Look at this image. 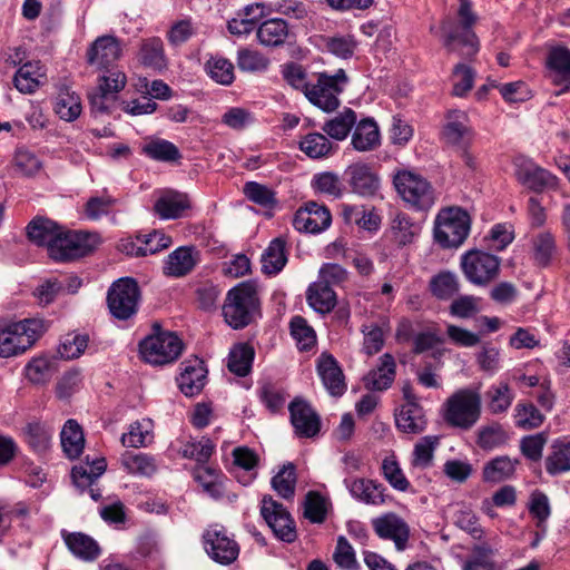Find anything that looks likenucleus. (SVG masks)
Returning a JSON list of instances; mask_svg holds the SVG:
<instances>
[{
  "instance_id": "1",
  "label": "nucleus",
  "mask_w": 570,
  "mask_h": 570,
  "mask_svg": "<svg viewBox=\"0 0 570 570\" xmlns=\"http://www.w3.org/2000/svg\"><path fill=\"white\" fill-rule=\"evenodd\" d=\"M459 2L458 21L446 17L441 22V40L449 53L471 59L480 49L479 39L473 31L478 17L472 10L471 0H459Z\"/></svg>"
},
{
  "instance_id": "2",
  "label": "nucleus",
  "mask_w": 570,
  "mask_h": 570,
  "mask_svg": "<svg viewBox=\"0 0 570 570\" xmlns=\"http://www.w3.org/2000/svg\"><path fill=\"white\" fill-rule=\"evenodd\" d=\"M48 326L42 318L14 321L0 317V357L22 355L45 334Z\"/></svg>"
},
{
  "instance_id": "3",
  "label": "nucleus",
  "mask_w": 570,
  "mask_h": 570,
  "mask_svg": "<svg viewBox=\"0 0 570 570\" xmlns=\"http://www.w3.org/2000/svg\"><path fill=\"white\" fill-rule=\"evenodd\" d=\"M225 322L235 330L249 325L259 315V299L252 284L242 283L228 291L223 305Z\"/></svg>"
},
{
  "instance_id": "4",
  "label": "nucleus",
  "mask_w": 570,
  "mask_h": 570,
  "mask_svg": "<svg viewBox=\"0 0 570 570\" xmlns=\"http://www.w3.org/2000/svg\"><path fill=\"white\" fill-rule=\"evenodd\" d=\"M393 185L402 200L415 210H429L436 202V193L432 184L413 169L395 170Z\"/></svg>"
},
{
  "instance_id": "5",
  "label": "nucleus",
  "mask_w": 570,
  "mask_h": 570,
  "mask_svg": "<svg viewBox=\"0 0 570 570\" xmlns=\"http://www.w3.org/2000/svg\"><path fill=\"white\" fill-rule=\"evenodd\" d=\"M482 397L479 390L460 389L443 404V419L453 426L470 430L481 416Z\"/></svg>"
},
{
  "instance_id": "6",
  "label": "nucleus",
  "mask_w": 570,
  "mask_h": 570,
  "mask_svg": "<svg viewBox=\"0 0 570 570\" xmlns=\"http://www.w3.org/2000/svg\"><path fill=\"white\" fill-rule=\"evenodd\" d=\"M469 214L460 207L439 212L434 222V239L443 248L459 247L470 233Z\"/></svg>"
},
{
  "instance_id": "7",
  "label": "nucleus",
  "mask_w": 570,
  "mask_h": 570,
  "mask_svg": "<svg viewBox=\"0 0 570 570\" xmlns=\"http://www.w3.org/2000/svg\"><path fill=\"white\" fill-rule=\"evenodd\" d=\"M347 80L343 69L332 76L320 73L316 81L309 83L305 97L322 110L331 112L340 106L338 95L344 90Z\"/></svg>"
},
{
  "instance_id": "8",
  "label": "nucleus",
  "mask_w": 570,
  "mask_h": 570,
  "mask_svg": "<svg viewBox=\"0 0 570 570\" xmlns=\"http://www.w3.org/2000/svg\"><path fill=\"white\" fill-rule=\"evenodd\" d=\"M183 351V343L171 332H157L139 344V352L144 361L153 365H164L178 358Z\"/></svg>"
},
{
  "instance_id": "9",
  "label": "nucleus",
  "mask_w": 570,
  "mask_h": 570,
  "mask_svg": "<svg viewBox=\"0 0 570 570\" xmlns=\"http://www.w3.org/2000/svg\"><path fill=\"white\" fill-rule=\"evenodd\" d=\"M99 243L97 234L72 232L62 227L61 235L51 249V258L58 262L77 259L94 252Z\"/></svg>"
},
{
  "instance_id": "10",
  "label": "nucleus",
  "mask_w": 570,
  "mask_h": 570,
  "mask_svg": "<svg viewBox=\"0 0 570 570\" xmlns=\"http://www.w3.org/2000/svg\"><path fill=\"white\" fill-rule=\"evenodd\" d=\"M140 297L139 287L132 278H120L108 291L107 304L111 315L128 320L137 313Z\"/></svg>"
},
{
  "instance_id": "11",
  "label": "nucleus",
  "mask_w": 570,
  "mask_h": 570,
  "mask_svg": "<svg viewBox=\"0 0 570 570\" xmlns=\"http://www.w3.org/2000/svg\"><path fill=\"white\" fill-rule=\"evenodd\" d=\"M461 268L469 282L483 286L499 275L500 259L487 252L472 249L462 255Z\"/></svg>"
},
{
  "instance_id": "12",
  "label": "nucleus",
  "mask_w": 570,
  "mask_h": 570,
  "mask_svg": "<svg viewBox=\"0 0 570 570\" xmlns=\"http://www.w3.org/2000/svg\"><path fill=\"white\" fill-rule=\"evenodd\" d=\"M202 539L206 553L215 562L228 566L238 558L239 546L223 525H209Z\"/></svg>"
},
{
  "instance_id": "13",
  "label": "nucleus",
  "mask_w": 570,
  "mask_h": 570,
  "mask_svg": "<svg viewBox=\"0 0 570 570\" xmlns=\"http://www.w3.org/2000/svg\"><path fill=\"white\" fill-rule=\"evenodd\" d=\"M514 175L518 183L534 193L557 189L559 185V179L556 175L524 157L515 158Z\"/></svg>"
},
{
  "instance_id": "14",
  "label": "nucleus",
  "mask_w": 570,
  "mask_h": 570,
  "mask_svg": "<svg viewBox=\"0 0 570 570\" xmlns=\"http://www.w3.org/2000/svg\"><path fill=\"white\" fill-rule=\"evenodd\" d=\"M261 514L278 539L288 543L295 541L294 520L282 503L271 495H264L261 503Z\"/></svg>"
},
{
  "instance_id": "15",
  "label": "nucleus",
  "mask_w": 570,
  "mask_h": 570,
  "mask_svg": "<svg viewBox=\"0 0 570 570\" xmlns=\"http://www.w3.org/2000/svg\"><path fill=\"white\" fill-rule=\"evenodd\" d=\"M288 411L296 436L309 439L318 434L321 417L308 402L296 397L289 403Z\"/></svg>"
},
{
  "instance_id": "16",
  "label": "nucleus",
  "mask_w": 570,
  "mask_h": 570,
  "mask_svg": "<svg viewBox=\"0 0 570 570\" xmlns=\"http://www.w3.org/2000/svg\"><path fill=\"white\" fill-rule=\"evenodd\" d=\"M332 223L328 208L316 202H308L295 213L293 225L296 230L316 234L325 230Z\"/></svg>"
},
{
  "instance_id": "17",
  "label": "nucleus",
  "mask_w": 570,
  "mask_h": 570,
  "mask_svg": "<svg viewBox=\"0 0 570 570\" xmlns=\"http://www.w3.org/2000/svg\"><path fill=\"white\" fill-rule=\"evenodd\" d=\"M442 138L448 145L459 149L468 147L473 139V130L469 125L466 112L451 110L446 115V122L443 126Z\"/></svg>"
},
{
  "instance_id": "18",
  "label": "nucleus",
  "mask_w": 570,
  "mask_h": 570,
  "mask_svg": "<svg viewBox=\"0 0 570 570\" xmlns=\"http://www.w3.org/2000/svg\"><path fill=\"white\" fill-rule=\"evenodd\" d=\"M352 191L361 196H373L380 188V178L365 163L351 164L344 171Z\"/></svg>"
},
{
  "instance_id": "19",
  "label": "nucleus",
  "mask_w": 570,
  "mask_h": 570,
  "mask_svg": "<svg viewBox=\"0 0 570 570\" xmlns=\"http://www.w3.org/2000/svg\"><path fill=\"white\" fill-rule=\"evenodd\" d=\"M375 533L382 538L392 540L397 550H404L410 537L406 522L395 513H386L372 520Z\"/></svg>"
},
{
  "instance_id": "20",
  "label": "nucleus",
  "mask_w": 570,
  "mask_h": 570,
  "mask_svg": "<svg viewBox=\"0 0 570 570\" xmlns=\"http://www.w3.org/2000/svg\"><path fill=\"white\" fill-rule=\"evenodd\" d=\"M120 55L119 41L112 36H102L91 43L87 51V60L90 66L107 69L120 58Z\"/></svg>"
},
{
  "instance_id": "21",
  "label": "nucleus",
  "mask_w": 570,
  "mask_h": 570,
  "mask_svg": "<svg viewBox=\"0 0 570 570\" xmlns=\"http://www.w3.org/2000/svg\"><path fill=\"white\" fill-rule=\"evenodd\" d=\"M317 373L331 395L340 396L345 392L346 384L343 371L332 355L322 354L318 357Z\"/></svg>"
},
{
  "instance_id": "22",
  "label": "nucleus",
  "mask_w": 570,
  "mask_h": 570,
  "mask_svg": "<svg viewBox=\"0 0 570 570\" xmlns=\"http://www.w3.org/2000/svg\"><path fill=\"white\" fill-rule=\"evenodd\" d=\"M61 229L62 226H59L56 222L37 217L28 224L27 235L33 244L46 246L51 257V249L56 246L57 239L61 235Z\"/></svg>"
},
{
  "instance_id": "23",
  "label": "nucleus",
  "mask_w": 570,
  "mask_h": 570,
  "mask_svg": "<svg viewBox=\"0 0 570 570\" xmlns=\"http://www.w3.org/2000/svg\"><path fill=\"white\" fill-rule=\"evenodd\" d=\"M345 484L351 495L364 504L381 505L385 502V488L374 480L364 478L351 479L345 480Z\"/></svg>"
},
{
  "instance_id": "24",
  "label": "nucleus",
  "mask_w": 570,
  "mask_h": 570,
  "mask_svg": "<svg viewBox=\"0 0 570 570\" xmlns=\"http://www.w3.org/2000/svg\"><path fill=\"white\" fill-rule=\"evenodd\" d=\"M46 80L45 66L40 61H28L17 70L13 85L21 94H33Z\"/></svg>"
},
{
  "instance_id": "25",
  "label": "nucleus",
  "mask_w": 570,
  "mask_h": 570,
  "mask_svg": "<svg viewBox=\"0 0 570 570\" xmlns=\"http://www.w3.org/2000/svg\"><path fill=\"white\" fill-rule=\"evenodd\" d=\"M190 207L188 196L176 190H164L154 205L155 213L163 219H177Z\"/></svg>"
},
{
  "instance_id": "26",
  "label": "nucleus",
  "mask_w": 570,
  "mask_h": 570,
  "mask_svg": "<svg viewBox=\"0 0 570 570\" xmlns=\"http://www.w3.org/2000/svg\"><path fill=\"white\" fill-rule=\"evenodd\" d=\"M183 366V371L177 379L180 391L187 396L198 394L205 385L207 373L203 361L199 358L189 360L184 362Z\"/></svg>"
},
{
  "instance_id": "27",
  "label": "nucleus",
  "mask_w": 570,
  "mask_h": 570,
  "mask_svg": "<svg viewBox=\"0 0 570 570\" xmlns=\"http://www.w3.org/2000/svg\"><path fill=\"white\" fill-rule=\"evenodd\" d=\"M532 259L541 268L550 266L559 253L557 238L550 230H542L531 238Z\"/></svg>"
},
{
  "instance_id": "28",
  "label": "nucleus",
  "mask_w": 570,
  "mask_h": 570,
  "mask_svg": "<svg viewBox=\"0 0 570 570\" xmlns=\"http://www.w3.org/2000/svg\"><path fill=\"white\" fill-rule=\"evenodd\" d=\"M298 147L311 159L330 158L338 150V146L325 132L306 134L301 138Z\"/></svg>"
},
{
  "instance_id": "29",
  "label": "nucleus",
  "mask_w": 570,
  "mask_h": 570,
  "mask_svg": "<svg viewBox=\"0 0 570 570\" xmlns=\"http://www.w3.org/2000/svg\"><path fill=\"white\" fill-rule=\"evenodd\" d=\"M396 374V363L394 357L385 353L380 357L376 368H373L364 377L365 386L373 391H383L391 386Z\"/></svg>"
},
{
  "instance_id": "30",
  "label": "nucleus",
  "mask_w": 570,
  "mask_h": 570,
  "mask_svg": "<svg viewBox=\"0 0 570 570\" xmlns=\"http://www.w3.org/2000/svg\"><path fill=\"white\" fill-rule=\"evenodd\" d=\"M61 537L70 552L79 559L94 561L101 553L97 541L82 532H67L63 530Z\"/></svg>"
},
{
  "instance_id": "31",
  "label": "nucleus",
  "mask_w": 570,
  "mask_h": 570,
  "mask_svg": "<svg viewBox=\"0 0 570 570\" xmlns=\"http://www.w3.org/2000/svg\"><path fill=\"white\" fill-rule=\"evenodd\" d=\"M552 71V81L561 86L563 92L570 88V50L564 47H556L550 50L547 60Z\"/></svg>"
},
{
  "instance_id": "32",
  "label": "nucleus",
  "mask_w": 570,
  "mask_h": 570,
  "mask_svg": "<svg viewBox=\"0 0 570 570\" xmlns=\"http://www.w3.org/2000/svg\"><path fill=\"white\" fill-rule=\"evenodd\" d=\"M154 441V421L142 417L129 424L128 432L124 433L120 442L127 448H147Z\"/></svg>"
},
{
  "instance_id": "33",
  "label": "nucleus",
  "mask_w": 570,
  "mask_h": 570,
  "mask_svg": "<svg viewBox=\"0 0 570 570\" xmlns=\"http://www.w3.org/2000/svg\"><path fill=\"white\" fill-rule=\"evenodd\" d=\"M55 428L48 423L35 421L23 429V436L28 445L36 453L43 454L51 446Z\"/></svg>"
},
{
  "instance_id": "34",
  "label": "nucleus",
  "mask_w": 570,
  "mask_h": 570,
  "mask_svg": "<svg viewBox=\"0 0 570 570\" xmlns=\"http://www.w3.org/2000/svg\"><path fill=\"white\" fill-rule=\"evenodd\" d=\"M120 464L127 473L147 478L154 475L158 469L155 456L142 452L126 451L120 456Z\"/></svg>"
},
{
  "instance_id": "35",
  "label": "nucleus",
  "mask_w": 570,
  "mask_h": 570,
  "mask_svg": "<svg viewBox=\"0 0 570 570\" xmlns=\"http://www.w3.org/2000/svg\"><path fill=\"white\" fill-rule=\"evenodd\" d=\"M396 426L405 432L417 434L426 426L423 409L417 402L405 403L396 414Z\"/></svg>"
},
{
  "instance_id": "36",
  "label": "nucleus",
  "mask_w": 570,
  "mask_h": 570,
  "mask_svg": "<svg viewBox=\"0 0 570 570\" xmlns=\"http://www.w3.org/2000/svg\"><path fill=\"white\" fill-rule=\"evenodd\" d=\"M354 127L351 140L354 149L370 151L380 146V130L373 119H363Z\"/></svg>"
},
{
  "instance_id": "37",
  "label": "nucleus",
  "mask_w": 570,
  "mask_h": 570,
  "mask_svg": "<svg viewBox=\"0 0 570 570\" xmlns=\"http://www.w3.org/2000/svg\"><path fill=\"white\" fill-rule=\"evenodd\" d=\"M308 305L320 314L330 313L336 305V294L328 284L317 281L306 292Z\"/></svg>"
},
{
  "instance_id": "38",
  "label": "nucleus",
  "mask_w": 570,
  "mask_h": 570,
  "mask_svg": "<svg viewBox=\"0 0 570 570\" xmlns=\"http://www.w3.org/2000/svg\"><path fill=\"white\" fill-rule=\"evenodd\" d=\"M484 397L488 410L492 414H501L510 409L514 400V393L508 382L499 381L489 386Z\"/></svg>"
},
{
  "instance_id": "39",
  "label": "nucleus",
  "mask_w": 570,
  "mask_h": 570,
  "mask_svg": "<svg viewBox=\"0 0 570 570\" xmlns=\"http://www.w3.org/2000/svg\"><path fill=\"white\" fill-rule=\"evenodd\" d=\"M195 265L193 248L179 247L168 255L163 269L167 276L181 277L190 273Z\"/></svg>"
},
{
  "instance_id": "40",
  "label": "nucleus",
  "mask_w": 570,
  "mask_h": 570,
  "mask_svg": "<svg viewBox=\"0 0 570 570\" xmlns=\"http://www.w3.org/2000/svg\"><path fill=\"white\" fill-rule=\"evenodd\" d=\"M263 13V7L259 3L245 7L236 13V17L228 21V31L236 36L248 35L255 29Z\"/></svg>"
},
{
  "instance_id": "41",
  "label": "nucleus",
  "mask_w": 570,
  "mask_h": 570,
  "mask_svg": "<svg viewBox=\"0 0 570 570\" xmlns=\"http://www.w3.org/2000/svg\"><path fill=\"white\" fill-rule=\"evenodd\" d=\"M356 112L351 108H344L343 111L325 121L322 126V130L330 138L342 141L347 138L352 128L356 125Z\"/></svg>"
},
{
  "instance_id": "42",
  "label": "nucleus",
  "mask_w": 570,
  "mask_h": 570,
  "mask_svg": "<svg viewBox=\"0 0 570 570\" xmlns=\"http://www.w3.org/2000/svg\"><path fill=\"white\" fill-rule=\"evenodd\" d=\"M288 36L289 28L287 22L278 18L264 21L257 29V39L266 47L281 46Z\"/></svg>"
},
{
  "instance_id": "43",
  "label": "nucleus",
  "mask_w": 570,
  "mask_h": 570,
  "mask_svg": "<svg viewBox=\"0 0 570 570\" xmlns=\"http://www.w3.org/2000/svg\"><path fill=\"white\" fill-rule=\"evenodd\" d=\"M342 215L347 224H355L360 228L372 232L381 224L380 216L372 208L356 205H342Z\"/></svg>"
},
{
  "instance_id": "44",
  "label": "nucleus",
  "mask_w": 570,
  "mask_h": 570,
  "mask_svg": "<svg viewBox=\"0 0 570 570\" xmlns=\"http://www.w3.org/2000/svg\"><path fill=\"white\" fill-rule=\"evenodd\" d=\"M138 60L146 67L160 70L166 67L167 60L163 40L158 37L145 39L139 48Z\"/></svg>"
},
{
  "instance_id": "45",
  "label": "nucleus",
  "mask_w": 570,
  "mask_h": 570,
  "mask_svg": "<svg viewBox=\"0 0 570 570\" xmlns=\"http://www.w3.org/2000/svg\"><path fill=\"white\" fill-rule=\"evenodd\" d=\"M286 242L282 237L273 239L262 255V269L266 274H277L287 263Z\"/></svg>"
},
{
  "instance_id": "46",
  "label": "nucleus",
  "mask_w": 570,
  "mask_h": 570,
  "mask_svg": "<svg viewBox=\"0 0 570 570\" xmlns=\"http://www.w3.org/2000/svg\"><path fill=\"white\" fill-rule=\"evenodd\" d=\"M61 445L70 459H77L83 450L85 439L80 425L75 420H68L61 431Z\"/></svg>"
},
{
  "instance_id": "47",
  "label": "nucleus",
  "mask_w": 570,
  "mask_h": 570,
  "mask_svg": "<svg viewBox=\"0 0 570 570\" xmlns=\"http://www.w3.org/2000/svg\"><path fill=\"white\" fill-rule=\"evenodd\" d=\"M518 460H512L509 456L502 455L487 462L482 476L485 482L499 483L511 478L515 472Z\"/></svg>"
},
{
  "instance_id": "48",
  "label": "nucleus",
  "mask_w": 570,
  "mask_h": 570,
  "mask_svg": "<svg viewBox=\"0 0 570 570\" xmlns=\"http://www.w3.org/2000/svg\"><path fill=\"white\" fill-rule=\"evenodd\" d=\"M254 354V348L247 343L234 345L228 354V370L237 376H246L250 371Z\"/></svg>"
},
{
  "instance_id": "49",
  "label": "nucleus",
  "mask_w": 570,
  "mask_h": 570,
  "mask_svg": "<svg viewBox=\"0 0 570 570\" xmlns=\"http://www.w3.org/2000/svg\"><path fill=\"white\" fill-rule=\"evenodd\" d=\"M494 549L483 542L471 548V554L466 559L463 570H500L493 560Z\"/></svg>"
},
{
  "instance_id": "50",
  "label": "nucleus",
  "mask_w": 570,
  "mask_h": 570,
  "mask_svg": "<svg viewBox=\"0 0 570 570\" xmlns=\"http://www.w3.org/2000/svg\"><path fill=\"white\" fill-rule=\"evenodd\" d=\"M546 470L550 475L570 471V442L556 441L546 459Z\"/></svg>"
},
{
  "instance_id": "51",
  "label": "nucleus",
  "mask_w": 570,
  "mask_h": 570,
  "mask_svg": "<svg viewBox=\"0 0 570 570\" xmlns=\"http://www.w3.org/2000/svg\"><path fill=\"white\" fill-rule=\"evenodd\" d=\"M81 109V101L76 92L68 88L60 90L56 98L55 111L61 119L72 121L80 116Z\"/></svg>"
},
{
  "instance_id": "52",
  "label": "nucleus",
  "mask_w": 570,
  "mask_h": 570,
  "mask_svg": "<svg viewBox=\"0 0 570 570\" xmlns=\"http://www.w3.org/2000/svg\"><path fill=\"white\" fill-rule=\"evenodd\" d=\"M142 151L149 158L163 163H173L181 158L179 149L173 142L160 138L146 142Z\"/></svg>"
},
{
  "instance_id": "53",
  "label": "nucleus",
  "mask_w": 570,
  "mask_h": 570,
  "mask_svg": "<svg viewBox=\"0 0 570 570\" xmlns=\"http://www.w3.org/2000/svg\"><path fill=\"white\" fill-rule=\"evenodd\" d=\"M439 445V438L433 435H428L420 439L415 445L412 453L411 464L412 466L425 470L430 468L433 463L434 451Z\"/></svg>"
},
{
  "instance_id": "54",
  "label": "nucleus",
  "mask_w": 570,
  "mask_h": 570,
  "mask_svg": "<svg viewBox=\"0 0 570 570\" xmlns=\"http://www.w3.org/2000/svg\"><path fill=\"white\" fill-rule=\"evenodd\" d=\"M432 294L440 299H449L460 289L458 277L451 272H441L430 281Z\"/></svg>"
},
{
  "instance_id": "55",
  "label": "nucleus",
  "mask_w": 570,
  "mask_h": 570,
  "mask_svg": "<svg viewBox=\"0 0 570 570\" xmlns=\"http://www.w3.org/2000/svg\"><path fill=\"white\" fill-rule=\"evenodd\" d=\"M313 188L321 194L333 198H341L344 194V186L340 176L333 171L316 174L312 180Z\"/></svg>"
},
{
  "instance_id": "56",
  "label": "nucleus",
  "mask_w": 570,
  "mask_h": 570,
  "mask_svg": "<svg viewBox=\"0 0 570 570\" xmlns=\"http://www.w3.org/2000/svg\"><path fill=\"white\" fill-rule=\"evenodd\" d=\"M273 489L285 500H289L295 494L296 474L293 463L283 465L279 472L272 479Z\"/></svg>"
},
{
  "instance_id": "57",
  "label": "nucleus",
  "mask_w": 570,
  "mask_h": 570,
  "mask_svg": "<svg viewBox=\"0 0 570 570\" xmlns=\"http://www.w3.org/2000/svg\"><path fill=\"white\" fill-rule=\"evenodd\" d=\"M215 451V444L208 438L203 436L200 440L189 441L183 444L179 453L185 459H193L198 463H206Z\"/></svg>"
},
{
  "instance_id": "58",
  "label": "nucleus",
  "mask_w": 570,
  "mask_h": 570,
  "mask_svg": "<svg viewBox=\"0 0 570 570\" xmlns=\"http://www.w3.org/2000/svg\"><path fill=\"white\" fill-rule=\"evenodd\" d=\"M239 70L245 72H262L268 68L269 60L255 49L242 48L236 57Z\"/></svg>"
},
{
  "instance_id": "59",
  "label": "nucleus",
  "mask_w": 570,
  "mask_h": 570,
  "mask_svg": "<svg viewBox=\"0 0 570 570\" xmlns=\"http://www.w3.org/2000/svg\"><path fill=\"white\" fill-rule=\"evenodd\" d=\"M544 416L532 404L520 402L514 409V423L518 428L523 430H531L539 428L543 423Z\"/></svg>"
},
{
  "instance_id": "60",
  "label": "nucleus",
  "mask_w": 570,
  "mask_h": 570,
  "mask_svg": "<svg viewBox=\"0 0 570 570\" xmlns=\"http://www.w3.org/2000/svg\"><path fill=\"white\" fill-rule=\"evenodd\" d=\"M509 436L502 425L492 423L478 432V445L483 450H493L507 443Z\"/></svg>"
},
{
  "instance_id": "61",
  "label": "nucleus",
  "mask_w": 570,
  "mask_h": 570,
  "mask_svg": "<svg viewBox=\"0 0 570 570\" xmlns=\"http://www.w3.org/2000/svg\"><path fill=\"white\" fill-rule=\"evenodd\" d=\"M420 230V226L413 223L412 219L403 213L397 214L392 224L394 239L400 245L412 243Z\"/></svg>"
},
{
  "instance_id": "62",
  "label": "nucleus",
  "mask_w": 570,
  "mask_h": 570,
  "mask_svg": "<svg viewBox=\"0 0 570 570\" xmlns=\"http://www.w3.org/2000/svg\"><path fill=\"white\" fill-rule=\"evenodd\" d=\"M206 70L209 77L216 82L228 86L234 81V66L223 57H212L206 62Z\"/></svg>"
},
{
  "instance_id": "63",
  "label": "nucleus",
  "mask_w": 570,
  "mask_h": 570,
  "mask_svg": "<svg viewBox=\"0 0 570 570\" xmlns=\"http://www.w3.org/2000/svg\"><path fill=\"white\" fill-rule=\"evenodd\" d=\"M453 523L460 529L468 532L473 539H481L483 535V530L479 524L478 518L474 512L465 507H459L452 517Z\"/></svg>"
},
{
  "instance_id": "64",
  "label": "nucleus",
  "mask_w": 570,
  "mask_h": 570,
  "mask_svg": "<svg viewBox=\"0 0 570 570\" xmlns=\"http://www.w3.org/2000/svg\"><path fill=\"white\" fill-rule=\"evenodd\" d=\"M24 374L28 381L33 384H43L52 375L51 362L45 356L33 357L24 367Z\"/></svg>"
}]
</instances>
